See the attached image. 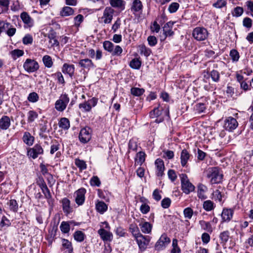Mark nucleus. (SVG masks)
<instances>
[{"instance_id":"obj_25","label":"nucleus","mask_w":253,"mask_h":253,"mask_svg":"<svg viewBox=\"0 0 253 253\" xmlns=\"http://www.w3.org/2000/svg\"><path fill=\"white\" fill-rule=\"evenodd\" d=\"M62 71L63 73L67 74L71 78H72L75 72V66L73 64L64 63L62 68Z\"/></svg>"},{"instance_id":"obj_40","label":"nucleus","mask_w":253,"mask_h":253,"mask_svg":"<svg viewBox=\"0 0 253 253\" xmlns=\"http://www.w3.org/2000/svg\"><path fill=\"white\" fill-rule=\"evenodd\" d=\"M141 64V61L139 58H135L131 60L129 65L133 69L138 70L140 68Z\"/></svg>"},{"instance_id":"obj_31","label":"nucleus","mask_w":253,"mask_h":253,"mask_svg":"<svg viewBox=\"0 0 253 253\" xmlns=\"http://www.w3.org/2000/svg\"><path fill=\"white\" fill-rule=\"evenodd\" d=\"M199 224L200 225L202 229L204 230H205L210 233H211L212 232L213 228L210 222L201 220L199 221Z\"/></svg>"},{"instance_id":"obj_32","label":"nucleus","mask_w":253,"mask_h":253,"mask_svg":"<svg viewBox=\"0 0 253 253\" xmlns=\"http://www.w3.org/2000/svg\"><path fill=\"white\" fill-rule=\"evenodd\" d=\"M207 187L202 184H200L198 186L197 195L199 199L202 200L206 199L207 197L205 195V192L207 190Z\"/></svg>"},{"instance_id":"obj_15","label":"nucleus","mask_w":253,"mask_h":253,"mask_svg":"<svg viewBox=\"0 0 253 253\" xmlns=\"http://www.w3.org/2000/svg\"><path fill=\"white\" fill-rule=\"evenodd\" d=\"M41 189L42 190V193L44 195V197L46 199L47 202L48 203V206L50 209H52L54 206V200L52 198L51 193L47 186V185L41 187Z\"/></svg>"},{"instance_id":"obj_39","label":"nucleus","mask_w":253,"mask_h":253,"mask_svg":"<svg viewBox=\"0 0 253 253\" xmlns=\"http://www.w3.org/2000/svg\"><path fill=\"white\" fill-rule=\"evenodd\" d=\"M73 237L75 240H76L77 242H82L84 241L86 236L83 232L78 230L74 232Z\"/></svg>"},{"instance_id":"obj_64","label":"nucleus","mask_w":253,"mask_h":253,"mask_svg":"<svg viewBox=\"0 0 253 253\" xmlns=\"http://www.w3.org/2000/svg\"><path fill=\"white\" fill-rule=\"evenodd\" d=\"M185 218L190 219L193 214V211L191 208H186L183 211Z\"/></svg>"},{"instance_id":"obj_6","label":"nucleus","mask_w":253,"mask_h":253,"mask_svg":"<svg viewBox=\"0 0 253 253\" xmlns=\"http://www.w3.org/2000/svg\"><path fill=\"white\" fill-rule=\"evenodd\" d=\"M239 124L237 120L233 117H225L223 127L224 129L230 132H232L238 126Z\"/></svg>"},{"instance_id":"obj_22","label":"nucleus","mask_w":253,"mask_h":253,"mask_svg":"<svg viewBox=\"0 0 253 253\" xmlns=\"http://www.w3.org/2000/svg\"><path fill=\"white\" fill-rule=\"evenodd\" d=\"M143 7V4L140 0H133L130 9L134 13H141Z\"/></svg>"},{"instance_id":"obj_55","label":"nucleus","mask_w":253,"mask_h":253,"mask_svg":"<svg viewBox=\"0 0 253 253\" xmlns=\"http://www.w3.org/2000/svg\"><path fill=\"white\" fill-rule=\"evenodd\" d=\"M89 183L92 186L99 187L101 182L97 176H93L90 179Z\"/></svg>"},{"instance_id":"obj_56","label":"nucleus","mask_w":253,"mask_h":253,"mask_svg":"<svg viewBox=\"0 0 253 253\" xmlns=\"http://www.w3.org/2000/svg\"><path fill=\"white\" fill-rule=\"evenodd\" d=\"M244 12L243 8L240 6L235 7L232 11L233 16L238 17L241 16Z\"/></svg>"},{"instance_id":"obj_27","label":"nucleus","mask_w":253,"mask_h":253,"mask_svg":"<svg viewBox=\"0 0 253 253\" xmlns=\"http://www.w3.org/2000/svg\"><path fill=\"white\" fill-rule=\"evenodd\" d=\"M88 56L91 58H95L96 60H100L102 57V52L101 50L98 49L96 51L92 48H90L87 50Z\"/></svg>"},{"instance_id":"obj_24","label":"nucleus","mask_w":253,"mask_h":253,"mask_svg":"<svg viewBox=\"0 0 253 253\" xmlns=\"http://www.w3.org/2000/svg\"><path fill=\"white\" fill-rule=\"evenodd\" d=\"M79 65L81 67L88 70L91 68L95 67V65L92 60L88 58L80 60L79 62Z\"/></svg>"},{"instance_id":"obj_52","label":"nucleus","mask_w":253,"mask_h":253,"mask_svg":"<svg viewBox=\"0 0 253 253\" xmlns=\"http://www.w3.org/2000/svg\"><path fill=\"white\" fill-rule=\"evenodd\" d=\"M60 228L63 233H68L70 229L69 222L67 221H62L60 224Z\"/></svg>"},{"instance_id":"obj_63","label":"nucleus","mask_w":253,"mask_h":253,"mask_svg":"<svg viewBox=\"0 0 253 253\" xmlns=\"http://www.w3.org/2000/svg\"><path fill=\"white\" fill-rule=\"evenodd\" d=\"M60 148V144L59 142L55 140L54 142H53L51 146H50V153L51 155L54 154V153L57 151Z\"/></svg>"},{"instance_id":"obj_23","label":"nucleus","mask_w":253,"mask_h":253,"mask_svg":"<svg viewBox=\"0 0 253 253\" xmlns=\"http://www.w3.org/2000/svg\"><path fill=\"white\" fill-rule=\"evenodd\" d=\"M11 125L10 118L7 116H2L0 119V129L2 130L7 129Z\"/></svg>"},{"instance_id":"obj_57","label":"nucleus","mask_w":253,"mask_h":253,"mask_svg":"<svg viewBox=\"0 0 253 253\" xmlns=\"http://www.w3.org/2000/svg\"><path fill=\"white\" fill-rule=\"evenodd\" d=\"M179 4L176 2H173L170 4L168 7V11L170 13H175L179 7Z\"/></svg>"},{"instance_id":"obj_18","label":"nucleus","mask_w":253,"mask_h":253,"mask_svg":"<svg viewBox=\"0 0 253 253\" xmlns=\"http://www.w3.org/2000/svg\"><path fill=\"white\" fill-rule=\"evenodd\" d=\"M175 22L172 21H169L166 23L163 27V33L165 35L164 40L166 39L167 37H171L174 35V32L172 31L174 23Z\"/></svg>"},{"instance_id":"obj_44","label":"nucleus","mask_w":253,"mask_h":253,"mask_svg":"<svg viewBox=\"0 0 253 253\" xmlns=\"http://www.w3.org/2000/svg\"><path fill=\"white\" fill-rule=\"evenodd\" d=\"M62 245L64 249L68 250L69 253H73V248L72 243L68 240L64 238L62 239Z\"/></svg>"},{"instance_id":"obj_48","label":"nucleus","mask_w":253,"mask_h":253,"mask_svg":"<svg viewBox=\"0 0 253 253\" xmlns=\"http://www.w3.org/2000/svg\"><path fill=\"white\" fill-rule=\"evenodd\" d=\"M229 56L233 62H237L240 58L239 52L235 49H232L230 51Z\"/></svg>"},{"instance_id":"obj_14","label":"nucleus","mask_w":253,"mask_h":253,"mask_svg":"<svg viewBox=\"0 0 253 253\" xmlns=\"http://www.w3.org/2000/svg\"><path fill=\"white\" fill-rule=\"evenodd\" d=\"M114 12V9L111 7H106L105 8L103 16L101 18L105 24H109L111 22Z\"/></svg>"},{"instance_id":"obj_4","label":"nucleus","mask_w":253,"mask_h":253,"mask_svg":"<svg viewBox=\"0 0 253 253\" xmlns=\"http://www.w3.org/2000/svg\"><path fill=\"white\" fill-rule=\"evenodd\" d=\"M98 102V99L93 97L79 104V108L83 112H89L91 111L92 108L96 106Z\"/></svg>"},{"instance_id":"obj_62","label":"nucleus","mask_w":253,"mask_h":253,"mask_svg":"<svg viewBox=\"0 0 253 253\" xmlns=\"http://www.w3.org/2000/svg\"><path fill=\"white\" fill-rule=\"evenodd\" d=\"M40 168L41 169V172L43 175H45L47 174L48 176H49L51 179H53L52 175L48 172V169L44 164L41 163L40 165Z\"/></svg>"},{"instance_id":"obj_20","label":"nucleus","mask_w":253,"mask_h":253,"mask_svg":"<svg viewBox=\"0 0 253 253\" xmlns=\"http://www.w3.org/2000/svg\"><path fill=\"white\" fill-rule=\"evenodd\" d=\"M62 210L66 215H68L72 211V208L70 205V201L67 198H64L62 199Z\"/></svg>"},{"instance_id":"obj_51","label":"nucleus","mask_w":253,"mask_h":253,"mask_svg":"<svg viewBox=\"0 0 253 253\" xmlns=\"http://www.w3.org/2000/svg\"><path fill=\"white\" fill-rule=\"evenodd\" d=\"M76 166L80 169V170H84L86 169L87 166L85 162L79 159H76L75 162Z\"/></svg>"},{"instance_id":"obj_26","label":"nucleus","mask_w":253,"mask_h":253,"mask_svg":"<svg viewBox=\"0 0 253 253\" xmlns=\"http://www.w3.org/2000/svg\"><path fill=\"white\" fill-rule=\"evenodd\" d=\"M139 226L141 231L144 234H149L151 232L153 225L149 222L144 221L139 223Z\"/></svg>"},{"instance_id":"obj_7","label":"nucleus","mask_w":253,"mask_h":253,"mask_svg":"<svg viewBox=\"0 0 253 253\" xmlns=\"http://www.w3.org/2000/svg\"><path fill=\"white\" fill-rule=\"evenodd\" d=\"M151 237L148 235H143L142 234L136 238V241L139 249L141 252L145 251L149 244Z\"/></svg>"},{"instance_id":"obj_46","label":"nucleus","mask_w":253,"mask_h":253,"mask_svg":"<svg viewBox=\"0 0 253 253\" xmlns=\"http://www.w3.org/2000/svg\"><path fill=\"white\" fill-rule=\"evenodd\" d=\"M110 3L114 7L125 8V2L123 0H109Z\"/></svg>"},{"instance_id":"obj_61","label":"nucleus","mask_w":253,"mask_h":253,"mask_svg":"<svg viewBox=\"0 0 253 253\" xmlns=\"http://www.w3.org/2000/svg\"><path fill=\"white\" fill-rule=\"evenodd\" d=\"M167 20L168 17L166 15V14L165 12V11H163V12L161 13L159 15H158L157 18V20L161 25L164 24L166 22V21H167Z\"/></svg>"},{"instance_id":"obj_16","label":"nucleus","mask_w":253,"mask_h":253,"mask_svg":"<svg viewBox=\"0 0 253 253\" xmlns=\"http://www.w3.org/2000/svg\"><path fill=\"white\" fill-rule=\"evenodd\" d=\"M86 190L84 188H81L75 192V202L78 206H82L85 201V194Z\"/></svg>"},{"instance_id":"obj_59","label":"nucleus","mask_w":253,"mask_h":253,"mask_svg":"<svg viewBox=\"0 0 253 253\" xmlns=\"http://www.w3.org/2000/svg\"><path fill=\"white\" fill-rule=\"evenodd\" d=\"M10 221L5 216L3 215L0 222V226L2 228L4 227H9L11 226Z\"/></svg>"},{"instance_id":"obj_10","label":"nucleus","mask_w":253,"mask_h":253,"mask_svg":"<svg viewBox=\"0 0 253 253\" xmlns=\"http://www.w3.org/2000/svg\"><path fill=\"white\" fill-rule=\"evenodd\" d=\"M170 242L169 238L166 234H163L156 243L154 246L155 250L157 251L164 250Z\"/></svg>"},{"instance_id":"obj_35","label":"nucleus","mask_w":253,"mask_h":253,"mask_svg":"<svg viewBox=\"0 0 253 253\" xmlns=\"http://www.w3.org/2000/svg\"><path fill=\"white\" fill-rule=\"evenodd\" d=\"M129 230L132 234L134 239L141 234L138 227L136 224H130L129 227Z\"/></svg>"},{"instance_id":"obj_29","label":"nucleus","mask_w":253,"mask_h":253,"mask_svg":"<svg viewBox=\"0 0 253 253\" xmlns=\"http://www.w3.org/2000/svg\"><path fill=\"white\" fill-rule=\"evenodd\" d=\"M95 208L98 212L103 214L107 211L108 206L104 202L97 201L95 204Z\"/></svg>"},{"instance_id":"obj_49","label":"nucleus","mask_w":253,"mask_h":253,"mask_svg":"<svg viewBox=\"0 0 253 253\" xmlns=\"http://www.w3.org/2000/svg\"><path fill=\"white\" fill-rule=\"evenodd\" d=\"M209 76L211 77L214 82L218 83L220 81V74L217 70H212L211 71L209 74Z\"/></svg>"},{"instance_id":"obj_43","label":"nucleus","mask_w":253,"mask_h":253,"mask_svg":"<svg viewBox=\"0 0 253 253\" xmlns=\"http://www.w3.org/2000/svg\"><path fill=\"white\" fill-rule=\"evenodd\" d=\"M163 110V108L161 107L160 105H159L157 107L154 108V109L150 112V117L151 118H154L159 117L162 114V111Z\"/></svg>"},{"instance_id":"obj_38","label":"nucleus","mask_w":253,"mask_h":253,"mask_svg":"<svg viewBox=\"0 0 253 253\" xmlns=\"http://www.w3.org/2000/svg\"><path fill=\"white\" fill-rule=\"evenodd\" d=\"M74 13V10L71 7L65 6L62 8L60 14L62 17H66L72 15Z\"/></svg>"},{"instance_id":"obj_13","label":"nucleus","mask_w":253,"mask_h":253,"mask_svg":"<svg viewBox=\"0 0 253 253\" xmlns=\"http://www.w3.org/2000/svg\"><path fill=\"white\" fill-rule=\"evenodd\" d=\"M234 213V210L231 208H224L221 213V223H228L233 218Z\"/></svg>"},{"instance_id":"obj_28","label":"nucleus","mask_w":253,"mask_h":253,"mask_svg":"<svg viewBox=\"0 0 253 253\" xmlns=\"http://www.w3.org/2000/svg\"><path fill=\"white\" fill-rule=\"evenodd\" d=\"M23 142L28 146H32L35 140V138L29 132H25L22 137Z\"/></svg>"},{"instance_id":"obj_9","label":"nucleus","mask_w":253,"mask_h":253,"mask_svg":"<svg viewBox=\"0 0 253 253\" xmlns=\"http://www.w3.org/2000/svg\"><path fill=\"white\" fill-rule=\"evenodd\" d=\"M39 68V63L34 59L27 58L23 64V68L29 73L37 72Z\"/></svg>"},{"instance_id":"obj_34","label":"nucleus","mask_w":253,"mask_h":253,"mask_svg":"<svg viewBox=\"0 0 253 253\" xmlns=\"http://www.w3.org/2000/svg\"><path fill=\"white\" fill-rule=\"evenodd\" d=\"M9 4L10 0H0V14L8 11Z\"/></svg>"},{"instance_id":"obj_21","label":"nucleus","mask_w":253,"mask_h":253,"mask_svg":"<svg viewBox=\"0 0 253 253\" xmlns=\"http://www.w3.org/2000/svg\"><path fill=\"white\" fill-rule=\"evenodd\" d=\"M20 17L22 21L26 25V27H31L33 26V20L27 12H22L20 14Z\"/></svg>"},{"instance_id":"obj_2","label":"nucleus","mask_w":253,"mask_h":253,"mask_svg":"<svg viewBox=\"0 0 253 253\" xmlns=\"http://www.w3.org/2000/svg\"><path fill=\"white\" fill-rule=\"evenodd\" d=\"M101 224L105 225L104 227L107 230H105L103 228H101L98 230V234L104 242H111L113 240V234L109 231L110 226L109 223L107 221H104L101 222Z\"/></svg>"},{"instance_id":"obj_33","label":"nucleus","mask_w":253,"mask_h":253,"mask_svg":"<svg viewBox=\"0 0 253 253\" xmlns=\"http://www.w3.org/2000/svg\"><path fill=\"white\" fill-rule=\"evenodd\" d=\"M7 204L9 206V209L11 211L14 213L17 212L19 207L16 200L11 199L7 202Z\"/></svg>"},{"instance_id":"obj_54","label":"nucleus","mask_w":253,"mask_h":253,"mask_svg":"<svg viewBox=\"0 0 253 253\" xmlns=\"http://www.w3.org/2000/svg\"><path fill=\"white\" fill-rule=\"evenodd\" d=\"M24 53V52L23 50L19 49L13 50L10 52L12 58L14 60L16 59L18 57L23 56Z\"/></svg>"},{"instance_id":"obj_11","label":"nucleus","mask_w":253,"mask_h":253,"mask_svg":"<svg viewBox=\"0 0 253 253\" xmlns=\"http://www.w3.org/2000/svg\"><path fill=\"white\" fill-rule=\"evenodd\" d=\"M43 149L39 144H36L33 147L29 148L27 150V156L35 159L39 155L43 154Z\"/></svg>"},{"instance_id":"obj_12","label":"nucleus","mask_w":253,"mask_h":253,"mask_svg":"<svg viewBox=\"0 0 253 253\" xmlns=\"http://www.w3.org/2000/svg\"><path fill=\"white\" fill-rule=\"evenodd\" d=\"M79 140L82 143H86L91 138V129L89 127H84L81 129L79 136Z\"/></svg>"},{"instance_id":"obj_8","label":"nucleus","mask_w":253,"mask_h":253,"mask_svg":"<svg viewBox=\"0 0 253 253\" xmlns=\"http://www.w3.org/2000/svg\"><path fill=\"white\" fill-rule=\"evenodd\" d=\"M70 99L66 93L62 94L55 103V108L59 112L63 111L66 108Z\"/></svg>"},{"instance_id":"obj_41","label":"nucleus","mask_w":253,"mask_h":253,"mask_svg":"<svg viewBox=\"0 0 253 253\" xmlns=\"http://www.w3.org/2000/svg\"><path fill=\"white\" fill-rule=\"evenodd\" d=\"M38 113L34 110H30L27 113V121L29 123L34 122L38 118Z\"/></svg>"},{"instance_id":"obj_5","label":"nucleus","mask_w":253,"mask_h":253,"mask_svg":"<svg viewBox=\"0 0 253 253\" xmlns=\"http://www.w3.org/2000/svg\"><path fill=\"white\" fill-rule=\"evenodd\" d=\"M192 36L197 41H203L208 38L209 32L207 29L203 27H197L193 29Z\"/></svg>"},{"instance_id":"obj_1","label":"nucleus","mask_w":253,"mask_h":253,"mask_svg":"<svg viewBox=\"0 0 253 253\" xmlns=\"http://www.w3.org/2000/svg\"><path fill=\"white\" fill-rule=\"evenodd\" d=\"M206 176L211 184L221 183L223 177V175L218 167L209 168L206 170Z\"/></svg>"},{"instance_id":"obj_17","label":"nucleus","mask_w":253,"mask_h":253,"mask_svg":"<svg viewBox=\"0 0 253 253\" xmlns=\"http://www.w3.org/2000/svg\"><path fill=\"white\" fill-rule=\"evenodd\" d=\"M156 166V174L158 177H162L164 175L165 169V164L163 160L160 158L157 159L155 162Z\"/></svg>"},{"instance_id":"obj_58","label":"nucleus","mask_w":253,"mask_h":253,"mask_svg":"<svg viewBox=\"0 0 253 253\" xmlns=\"http://www.w3.org/2000/svg\"><path fill=\"white\" fill-rule=\"evenodd\" d=\"M28 100L32 103H35L39 99V95L35 92L30 93L27 98Z\"/></svg>"},{"instance_id":"obj_45","label":"nucleus","mask_w":253,"mask_h":253,"mask_svg":"<svg viewBox=\"0 0 253 253\" xmlns=\"http://www.w3.org/2000/svg\"><path fill=\"white\" fill-rule=\"evenodd\" d=\"M230 233L228 230L223 231L219 235V239L221 240L220 243L225 245L229 240Z\"/></svg>"},{"instance_id":"obj_50","label":"nucleus","mask_w":253,"mask_h":253,"mask_svg":"<svg viewBox=\"0 0 253 253\" xmlns=\"http://www.w3.org/2000/svg\"><path fill=\"white\" fill-rule=\"evenodd\" d=\"M103 46L105 50L110 53L113 52V49L114 48V44L109 41H104L103 43Z\"/></svg>"},{"instance_id":"obj_60","label":"nucleus","mask_w":253,"mask_h":253,"mask_svg":"<svg viewBox=\"0 0 253 253\" xmlns=\"http://www.w3.org/2000/svg\"><path fill=\"white\" fill-rule=\"evenodd\" d=\"M206 109V105L203 103H198L195 106V109L199 114L204 112Z\"/></svg>"},{"instance_id":"obj_3","label":"nucleus","mask_w":253,"mask_h":253,"mask_svg":"<svg viewBox=\"0 0 253 253\" xmlns=\"http://www.w3.org/2000/svg\"><path fill=\"white\" fill-rule=\"evenodd\" d=\"M181 183V189L186 194H189L195 189V186L189 181L187 175L185 173L180 175Z\"/></svg>"},{"instance_id":"obj_42","label":"nucleus","mask_w":253,"mask_h":253,"mask_svg":"<svg viewBox=\"0 0 253 253\" xmlns=\"http://www.w3.org/2000/svg\"><path fill=\"white\" fill-rule=\"evenodd\" d=\"M42 60L45 67L50 68L53 66V62L52 58L49 55H44L42 57Z\"/></svg>"},{"instance_id":"obj_37","label":"nucleus","mask_w":253,"mask_h":253,"mask_svg":"<svg viewBox=\"0 0 253 253\" xmlns=\"http://www.w3.org/2000/svg\"><path fill=\"white\" fill-rule=\"evenodd\" d=\"M203 209L207 211H210L215 208V204L211 200H208L204 202Z\"/></svg>"},{"instance_id":"obj_30","label":"nucleus","mask_w":253,"mask_h":253,"mask_svg":"<svg viewBox=\"0 0 253 253\" xmlns=\"http://www.w3.org/2000/svg\"><path fill=\"white\" fill-rule=\"evenodd\" d=\"M146 154L145 152L140 151L137 153L136 157L135 159L136 165L141 166L145 161Z\"/></svg>"},{"instance_id":"obj_36","label":"nucleus","mask_w":253,"mask_h":253,"mask_svg":"<svg viewBox=\"0 0 253 253\" xmlns=\"http://www.w3.org/2000/svg\"><path fill=\"white\" fill-rule=\"evenodd\" d=\"M58 125L62 129L68 130L70 127V121L66 118H61L59 121Z\"/></svg>"},{"instance_id":"obj_19","label":"nucleus","mask_w":253,"mask_h":253,"mask_svg":"<svg viewBox=\"0 0 253 253\" xmlns=\"http://www.w3.org/2000/svg\"><path fill=\"white\" fill-rule=\"evenodd\" d=\"M191 155L185 149L182 150L180 154V163L182 167H187L188 161L190 160Z\"/></svg>"},{"instance_id":"obj_53","label":"nucleus","mask_w":253,"mask_h":253,"mask_svg":"<svg viewBox=\"0 0 253 253\" xmlns=\"http://www.w3.org/2000/svg\"><path fill=\"white\" fill-rule=\"evenodd\" d=\"M49 42L50 47L57 46L59 45V42L56 38L55 34H50L48 35Z\"/></svg>"},{"instance_id":"obj_47","label":"nucleus","mask_w":253,"mask_h":253,"mask_svg":"<svg viewBox=\"0 0 253 253\" xmlns=\"http://www.w3.org/2000/svg\"><path fill=\"white\" fill-rule=\"evenodd\" d=\"M145 89L143 88L133 87L130 89L131 94L135 96H140L143 94Z\"/></svg>"}]
</instances>
